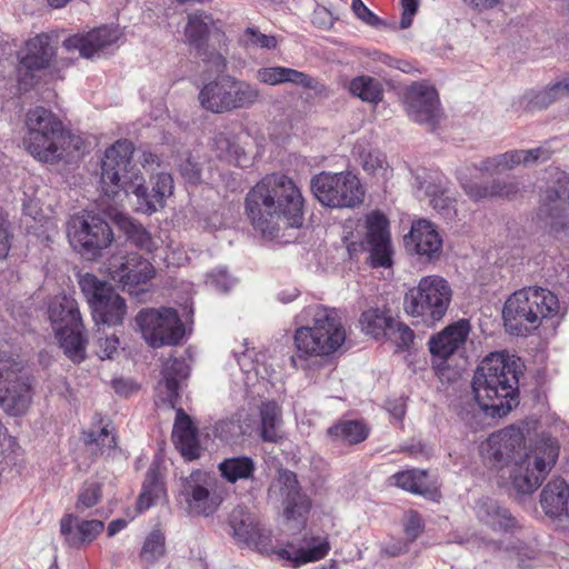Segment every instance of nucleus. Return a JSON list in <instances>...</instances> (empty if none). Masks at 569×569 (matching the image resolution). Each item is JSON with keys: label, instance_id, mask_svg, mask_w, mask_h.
<instances>
[{"label": "nucleus", "instance_id": "20", "mask_svg": "<svg viewBox=\"0 0 569 569\" xmlns=\"http://www.w3.org/2000/svg\"><path fill=\"white\" fill-rule=\"evenodd\" d=\"M216 479L204 471H193L182 480L180 496L183 497L192 515L212 516L222 498L214 491Z\"/></svg>", "mask_w": 569, "mask_h": 569}, {"label": "nucleus", "instance_id": "26", "mask_svg": "<svg viewBox=\"0 0 569 569\" xmlns=\"http://www.w3.org/2000/svg\"><path fill=\"white\" fill-rule=\"evenodd\" d=\"M407 113L415 122L433 128L440 119L439 97L432 86L412 84L406 96Z\"/></svg>", "mask_w": 569, "mask_h": 569}, {"label": "nucleus", "instance_id": "57", "mask_svg": "<svg viewBox=\"0 0 569 569\" xmlns=\"http://www.w3.org/2000/svg\"><path fill=\"white\" fill-rule=\"evenodd\" d=\"M206 283L214 290L224 292L234 286L236 279L227 270L219 268L207 276Z\"/></svg>", "mask_w": 569, "mask_h": 569}, {"label": "nucleus", "instance_id": "25", "mask_svg": "<svg viewBox=\"0 0 569 569\" xmlns=\"http://www.w3.org/2000/svg\"><path fill=\"white\" fill-rule=\"evenodd\" d=\"M108 272L112 280L132 292L137 286L150 281L154 277L156 270L139 253H129L112 257L108 266Z\"/></svg>", "mask_w": 569, "mask_h": 569}, {"label": "nucleus", "instance_id": "14", "mask_svg": "<svg viewBox=\"0 0 569 569\" xmlns=\"http://www.w3.org/2000/svg\"><path fill=\"white\" fill-rule=\"evenodd\" d=\"M184 34L191 46L202 50L203 60L214 72H222L226 69L224 33L217 28L210 16L203 13L189 14Z\"/></svg>", "mask_w": 569, "mask_h": 569}, {"label": "nucleus", "instance_id": "15", "mask_svg": "<svg viewBox=\"0 0 569 569\" xmlns=\"http://www.w3.org/2000/svg\"><path fill=\"white\" fill-rule=\"evenodd\" d=\"M67 236L72 248L88 258L99 256L113 240L109 224L91 213L73 216L68 222Z\"/></svg>", "mask_w": 569, "mask_h": 569}, {"label": "nucleus", "instance_id": "45", "mask_svg": "<svg viewBox=\"0 0 569 569\" xmlns=\"http://www.w3.org/2000/svg\"><path fill=\"white\" fill-rule=\"evenodd\" d=\"M393 483L407 491L421 496L433 498L436 492L430 491L428 487L427 472L419 469H411L397 472L392 476Z\"/></svg>", "mask_w": 569, "mask_h": 569}, {"label": "nucleus", "instance_id": "29", "mask_svg": "<svg viewBox=\"0 0 569 569\" xmlns=\"http://www.w3.org/2000/svg\"><path fill=\"white\" fill-rule=\"evenodd\" d=\"M330 550V543L326 536L306 535L299 546L292 543L276 549L273 555L278 560L292 568H299L306 563L323 559Z\"/></svg>", "mask_w": 569, "mask_h": 569}, {"label": "nucleus", "instance_id": "58", "mask_svg": "<svg viewBox=\"0 0 569 569\" xmlns=\"http://www.w3.org/2000/svg\"><path fill=\"white\" fill-rule=\"evenodd\" d=\"M353 14L367 26L378 28L382 24L381 19L375 14L361 0H351Z\"/></svg>", "mask_w": 569, "mask_h": 569}, {"label": "nucleus", "instance_id": "50", "mask_svg": "<svg viewBox=\"0 0 569 569\" xmlns=\"http://www.w3.org/2000/svg\"><path fill=\"white\" fill-rule=\"evenodd\" d=\"M253 425L254 421L250 418L242 420L241 417L238 420L223 419L216 422L212 432L214 437L219 438L221 441L229 442L240 435L249 433Z\"/></svg>", "mask_w": 569, "mask_h": 569}, {"label": "nucleus", "instance_id": "11", "mask_svg": "<svg viewBox=\"0 0 569 569\" xmlns=\"http://www.w3.org/2000/svg\"><path fill=\"white\" fill-rule=\"evenodd\" d=\"M78 282L91 308L96 325L114 327L123 323L127 305L110 283L89 272L81 274Z\"/></svg>", "mask_w": 569, "mask_h": 569}, {"label": "nucleus", "instance_id": "5", "mask_svg": "<svg viewBox=\"0 0 569 569\" xmlns=\"http://www.w3.org/2000/svg\"><path fill=\"white\" fill-rule=\"evenodd\" d=\"M302 317L306 325L298 328L293 336L301 357L330 356L343 346L347 332L336 309L309 306L305 308Z\"/></svg>", "mask_w": 569, "mask_h": 569}, {"label": "nucleus", "instance_id": "16", "mask_svg": "<svg viewBox=\"0 0 569 569\" xmlns=\"http://www.w3.org/2000/svg\"><path fill=\"white\" fill-rule=\"evenodd\" d=\"M146 342L152 348L178 345L184 335V327L172 308L144 309L136 317Z\"/></svg>", "mask_w": 569, "mask_h": 569}, {"label": "nucleus", "instance_id": "61", "mask_svg": "<svg viewBox=\"0 0 569 569\" xmlns=\"http://www.w3.org/2000/svg\"><path fill=\"white\" fill-rule=\"evenodd\" d=\"M391 332L392 339L399 345L401 348L408 347L413 340V331L405 323L395 322L392 320V328L389 329Z\"/></svg>", "mask_w": 569, "mask_h": 569}, {"label": "nucleus", "instance_id": "31", "mask_svg": "<svg viewBox=\"0 0 569 569\" xmlns=\"http://www.w3.org/2000/svg\"><path fill=\"white\" fill-rule=\"evenodd\" d=\"M470 332V321L468 319H459L431 336L428 346L433 360L445 361L462 349Z\"/></svg>", "mask_w": 569, "mask_h": 569}, {"label": "nucleus", "instance_id": "17", "mask_svg": "<svg viewBox=\"0 0 569 569\" xmlns=\"http://www.w3.org/2000/svg\"><path fill=\"white\" fill-rule=\"evenodd\" d=\"M54 57L56 49L49 34L40 33L29 39L18 53L17 80L20 89L28 90L38 83Z\"/></svg>", "mask_w": 569, "mask_h": 569}, {"label": "nucleus", "instance_id": "30", "mask_svg": "<svg viewBox=\"0 0 569 569\" xmlns=\"http://www.w3.org/2000/svg\"><path fill=\"white\" fill-rule=\"evenodd\" d=\"M447 180L439 172L423 171L416 177L417 196L428 198L433 209L447 218L457 216V200L449 196Z\"/></svg>", "mask_w": 569, "mask_h": 569}, {"label": "nucleus", "instance_id": "40", "mask_svg": "<svg viewBox=\"0 0 569 569\" xmlns=\"http://www.w3.org/2000/svg\"><path fill=\"white\" fill-rule=\"evenodd\" d=\"M212 148L216 156L236 166L244 167L249 159L237 142V137L230 132H219L213 138Z\"/></svg>", "mask_w": 569, "mask_h": 569}, {"label": "nucleus", "instance_id": "44", "mask_svg": "<svg viewBox=\"0 0 569 569\" xmlns=\"http://www.w3.org/2000/svg\"><path fill=\"white\" fill-rule=\"evenodd\" d=\"M392 320L386 310L370 308L362 312L359 322L365 335L380 339L392 328Z\"/></svg>", "mask_w": 569, "mask_h": 569}, {"label": "nucleus", "instance_id": "2", "mask_svg": "<svg viewBox=\"0 0 569 569\" xmlns=\"http://www.w3.org/2000/svg\"><path fill=\"white\" fill-rule=\"evenodd\" d=\"M246 213L263 239H279L282 231L302 226L303 197L291 178L268 174L247 193Z\"/></svg>", "mask_w": 569, "mask_h": 569}, {"label": "nucleus", "instance_id": "3", "mask_svg": "<svg viewBox=\"0 0 569 569\" xmlns=\"http://www.w3.org/2000/svg\"><path fill=\"white\" fill-rule=\"evenodd\" d=\"M521 360L508 351L487 355L475 372L472 390L480 409L487 415L505 416L516 405Z\"/></svg>", "mask_w": 569, "mask_h": 569}, {"label": "nucleus", "instance_id": "9", "mask_svg": "<svg viewBox=\"0 0 569 569\" xmlns=\"http://www.w3.org/2000/svg\"><path fill=\"white\" fill-rule=\"evenodd\" d=\"M48 316L60 347L73 362L84 359L86 341L82 337V319L76 299L60 295L51 299Z\"/></svg>", "mask_w": 569, "mask_h": 569}, {"label": "nucleus", "instance_id": "46", "mask_svg": "<svg viewBox=\"0 0 569 569\" xmlns=\"http://www.w3.org/2000/svg\"><path fill=\"white\" fill-rule=\"evenodd\" d=\"M166 496L163 483L160 480L156 466L149 468L142 491L138 499L139 511H144Z\"/></svg>", "mask_w": 569, "mask_h": 569}, {"label": "nucleus", "instance_id": "56", "mask_svg": "<svg viewBox=\"0 0 569 569\" xmlns=\"http://www.w3.org/2000/svg\"><path fill=\"white\" fill-rule=\"evenodd\" d=\"M242 40L248 46H256L264 49H274L278 43L274 36L261 33L256 28H248L242 36Z\"/></svg>", "mask_w": 569, "mask_h": 569}, {"label": "nucleus", "instance_id": "49", "mask_svg": "<svg viewBox=\"0 0 569 569\" xmlns=\"http://www.w3.org/2000/svg\"><path fill=\"white\" fill-rule=\"evenodd\" d=\"M328 433L335 439L348 443H358L368 437L369 430L362 421L347 420L340 421L329 428Z\"/></svg>", "mask_w": 569, "mask_h": 569}, {"label": "nucleus", "instance_id": "12", "mask_svg": "<svg viewBox=\"0 0 569 569\" xmlns=\"http://www.w3.org/2000/svg\"><path fill=\"white\" fill-rule=\"evenodd\" d=\"M22 362L8 351H0V407L10 416L24 415L32 401L31 386L21 375Z\"/></svg>", "mask_w": 569, "mask_h": 569}, {"label": "nucleus", "instance_id": "19", "mask_svg": "<svg viewBox=\"0 0 569 569\" xmlns=\"http://www.w3.org/2000/svg\"><path fill=\"white\" fill-rule=\"evenodd\" d=\"M270 498L282 499L283 517L292 529L305 527L311 509V500L300 491L297 477L289 470H280L269 488Z\"/></svg>", "mask_w": 569, "mask_h": 569}, {"label": "nucleus", "instance_id": "28", "mask_svg": "<svg viewBox=\"0 0 569 569\" xmlns=\"http://www.w3.org/2000/svg\"><path fill=\"white\" fill-rule=\"evenodd\" d=\"M121 33L118 28L100 27L86 33L68 37L62 47L68 52L78 51L82 58H93L117 43Z\"/></svg>", "mask_w": 569, "mask_h": 569}, {"label": "nucleus", "instance_id": "34", "mask_svg": "<svg viewBox=\"0 0 569 569\" xmlns=\"http://www.w3.org/2000/svg\"><path fill=\"white\" fill-rule=\"evenodd\" d=\"M189 376V367L184 360L169 359L162 370V380L157 386V398L160 402L174 408L179 397V386Z\"/></svg>", "mask_w": 569, "mask_h": 569}, {"label": "nucleus", "instance_id": "47", "mask_svg": "<svg viewBox=\"0 0 569 569\" xmlns=\"http://www.w3.org/2000/svg\"><path fill=\"white\" fill-rule=\"evenodd\" d=\"M256 466L249 457H232L219 463L221 476L230 483L249 479L254 472Z\"/></svg>", "mask_w": 569, "mask_h": 569}, {"label": "nucleus", "instance_id": "10", "mask_svg": "<svg viewBox=\"0 0 569 569\" xmlns=\"http://www.w3.org/2000/svg\"><path fill=\"white\" fill-rule=\"evenodd\" d=\"M259 97L256 86L231 76L207 83L199 92L201 107L214 113L250 108Z\"/></svg>", "mask_w": 569, "mask_h": 569}, {"label": "nucleus", "instance_id": "64", "mask_svg": "<svg viewBox=\"0 0 569 569\" xmlns=\"http://www.w3.org/2000/svg\"><path fill=\"white\" fill-rule=\"evenodd\" d=\"M420 0H401L402 16L400 28L407 29L411 26L415 14L418 11Z\"/></svg>", "mask_w": 569, "mask_h": 569}, {"label": "nucleus", "instance_id": "23", "mask_svg": "<svg viewBox=\"0 0 569 569\" xmlns=\"http://www.w3.org/2000/svg\"><path fill=\"white\" fill-rule=\"evenodd\" d=\"M229 525L234 541L260 553H273L271 531L266 529L257 517L242 507L233 509Z\"/></svg>", "mask_w": 569, "mask_h": 569}, {"label": "nucleus", "instance_id": "48", "mask_svg": "<svg viewBox=\"0 0 569 569\" xmlns=\"http://www.w3.org/2000/svg\"><path fill=\"white\" fill-rule=\"evenodd\" d=\"M260 436L264 441L278 440V427L281 422L280 408L274 401L263 402L260 407Z\"/></svg>", "mask_w": 569, "mask_h": 569}, {"label": "nucleus", "instance_id": "4", "mask_svg": "<svg viewBox=\"0 0 569 569\" xmlns=\"http://www.w3.org/2000/svg\"><path fill=\"white\" fill-rule=\"evenodd\" d=\"M550 158V151L545 147L530 150H510L480 161L479 164L463 166L458 170V180L465 192L473 200H480L491 196L508 197L515 192L513 184L509 186H481L478 181L486 174H496L512 170L520 163L532 164L543 162Z\"/></svg>", "mask_w": 569, "mask_h": 569}, {"label": "nucleus", "instance_id": "8", "mask_svg": "<svg viewBox=\"0 0 569 569\" xmlns=\"http://www.w3.org/2000/svg\"><path fill=\"white\" fill-rule=\"evenodd\" d=\"M451 299L452 289L445 278L425 276L406 292L403 308L408 316L435 325L446 316Z\"/></svg>", "mask_w": 569, "mask_h": 569}, {"label": "nucleus", "instance_id": "43", "mask_svg": "<svg viewBox=\"0 0 569 569\" xmlns=\"http://www.w3.org/2000/svg\"><path fill=\"white\" fill-rule=\"evenodd\" d=\"M166 537L161 529H152L143 539L139 559L144 568H151L166 555Z\"/></svg>", "mask_w": 569, "mask_h": 569}, {"label": "nucleus", "instance_id": "21", "mask_svg": "<svg viewBox=\"0 0 569 569\" xmlns=\"http://www.w3.org/2000/svg\"><path fill=\"white\" fill-rule=\"evenodd\" d=\"M232 353L240 367L246 395L254 397L261 396L268 390L269 378L273 368L268 363V356L263 351H257L244 341Z\"/></svg>", "mask_w": 569, "mask_h": 569}, {"label": "nucleus", "instance_id": "54", "mask_svg": "<svg viewBox=\"0 0 569 569\" xmlns=\"http://www.w3.org/2000/svg\"><path fill=\"white\" fill-rule=\"evenodd\" d=\"M366 228L368 242L390 239L389 221L379 211H373L367 216Z\"/></svg>", "mask_w": 569, "mask_h": 569}, {"label": "nucleus", "instance_id": "59", "mask_svg": "<svg viewBox=\"0 0 569 569\" xmlns=\"http://www.w3.org/2000/svg\"><path fill=\"white\" fill-rule=\"evenodd\" d=\"M119 350V338L116 335L99 337L97 355L100 359H112Z\"/></svg>", "mask_w": 569, "mask_h": 569}, {"label": "nucleus", "instance_id": "13", "mask_svg": "<svg viewBox=\"0 0 569 569\" xmlns=\"http://www.w3.org/2000/svg\"><path fill=\"white\" fill-rule=\"evenodd\" d=\"M315 197L332 208H353L363 201L365 190L359 178L350 172H321L311 180Z\"/></svg>", "mask_w": 569, "mask_h": 569}, {"label": "nucleus", "instance_id": "7", "mask_svg": "<svg viewBox=\"0 0 569 569\" xmlns=\"http://www.w3.org/2000/svg\"><path fill=\"white\" fill-rule=\"evenodd\" d=\"M559 455V446L551 437L538 439L529 452L515 460L500 476L508 473L509 483L520 495H530L539 488L547 473L550 471Z\"/></svg>", "mask_w": 569, "mask_h": 569}, {"label": "nucleus", "instance_id": "36", "mask_svg": "<svg viewBox=\"0 0 569 569\" xmlns=\"http://www.w3.org/2000/svg\"><path fill=\"white\" fill-rule=\"evenodd\" d=\"M540 505L549 518L569 520V485L561 479L549 481L541 491Z\"/></svg>", "mask_w": 569, "mask_h": 569}, {"label": "nucleus", "instance_id": "27", "mask_svg": "<svg viewBox=\"0 0 569 569\" xmlns=\"http://www.w3.org/2000/svg\"><path fill=\"white\" fill-rule=\"evenodd\" d=\"M403 241L410 253L417 254L426 261L438 259L442 252V236L438 227L427 219L415 220Z\"/></svg>", "mask_w": 569, "mask_h": 569}, {"label": "nucleus", "instance_id": "42", "mask_svg": "<svg viewBox=\"0 0 569 569\" xmlns=\"http://www.w3.org/2000/svg\"><path fill=\"white\" fill-rule=\"evenodd\" d=\"M352 97L370 104H378L383 98V87L380 80L370 76H358L348 83Z\"/></svg>", "mask_w": 569, "mask_h": 569}, {"label": "nucleus", "instance_id": "55", "mask_svg": "<svg viewBox=\"0 0 569 569\" xmlns=\"http://www.w3.org/2000/svg\"><path fill=\"white\" fill-rule=\"evenodd\" d=\"M370 258L373 267H390L392 264V248L389 240L371 241Z\"/></svg>", "mask_w": 569, "mask_h": 569}, {"label": "nucleus", "instance_id": "52", "mask_svg": "<svg viewBox=\"0 0 569 569\" xmlns=\"http://www.w3.org/2000/svg\"><path fill=\"white\" fill-rule=\"evenodd\" d=\"M83 440L89 446H96L97 452L100 455H104L116 447V438L110 425H104L97 430L90 429L84 431Z\"/></svg>", "mask_w": 569, "mask_h": 569}, {"label": "nucleus", "instance_id": "24", "mask_svg": "<svg viewBox=\"0 0 569 569\" xmlns=\"http://www.w3.org/2000/svg\"><path fill=\"white\" fill-rule=\"evenodd\" d=\"M528 287L515 291L506 300L502 318L506 330L513 336H528L538 329Z\"/></svg>", "mask_w": 569, "mask_h": 569}, {"label": "nucleus", "instance_id": "53", "mask_svg": "<svg viewBox=\"0 0 569 569\" xmlns=\"http://www.w3.org/2000/svg\"><path fill=\"white\" fill-rule=\"evenodd\" d=\"M102 498V486L96 480H89L79 489L76 511L83 513L86 510L97 506Z\"/></svg>", "mask_w": 569, "mask_h": 569}, {"label": "nucleus", "instance_id": "6", "mask_svg": "<svg viewBox=\"0 0 569 569\" xmlns=\"http://www.w3.org/2000/svg\"><path fill=\"white\" fill-rule=\"evenodd\" d=\"M72 140L52 111L36 107L27 112L23 146L38 161L54 163L69 158Z\"/></svg>", "mask_w": 569, "mask_h": 569}, {"label": "nucleus", "instance_id": "37", "mask_svg": "<svg viewBox=\"0 0 569 569\" xmlns=\"http://www.w3.org/2000/svg\"><path fill=\"white\" fill-rule=\"evenodd\" d=\"M533 312L537 313L538 328L543 321L561 320L567 310L558 297L550 290L541 287H528Z\"/></svg>", "mask_w": 569, "mask_h": 569}, {"label": "nucleus", "instance_id": "32", "mask_svg": "<svg viewBox=\"0 0 569 569\" xmlns=\"http://www.w3.org/2000/svg\"><path fill=\"white\" fill-rule=\"evenodd\" d=\"M104 523L98 519H81L67 513L60 520V532L71 547H82L92 543L103 531Z\"/></svg>", "mask_w": 569, "mask_h": 569}, {"label": "nucleus", "instance_id": "62", "mask_svg": "<svg viewBox=\"0 0 569 569\" xmlns=\"http://www.w3.org/2000/svg\"><path fill=\"white\" fill-rule=\"evenodd\" d=\"M11 238L9 221L0 209V260L8 256L11 248Z\"/></svg>", "mask_w": 569, "mask_h": 569}, {"label": "nucleus", "instance_id": "1", "mask_svg": "<svg viewBox=\"0 0 569 569\" xmlns=\"http://www.w3.org/2000/svg\"><path fill=\"white\" fill-rule=\"evenodd\" d=\"M132 154L133 146L128 140H118L106 150L101 161V189L116 204L131 191L137 198V210L151 214L162 209L166 199L172 196L173 179L167 172L157 173L148 192L140 170L131 163Z\"/></svg>", "mask_w": 569, "mask_h": 569}, {"label": "nucleus", "instance_id": "41", "mask_svg": "<svg viewBox=\"0 0 569 569\" xmlns=\"http://www.w3.org/2000/svg\"><path fill=\"white\" fill-rule=\"evenodd\" d=\"M109 216L137 247L148 252L157 249V243L151 234L141 224L134 223L126 213L114 210L113 213L109 212Z\"/></svg>", "mask_w": 569, "mask_h": 569}, {"label": "nucleus", "instance_id": "63", "mask_svg": "<svg viewBox=\"0 0 569 569\" xmlns=\"http://www.w3.org/2000/svg\"><path fill=\"white\" fill-rule=\"evenodd\" d=\"M189 260V257L180 244H170L167 249L164 261L168 266L180 267Z\"/></svg>", "mask_w": 569, "mask_h": 569}, {"label": "nucleus", "instance_id": "22", "mask_svg": "<svg viewBox=\"0 0 569 569\" xmlns=\"http://www.w3.org/2000/svg\"><path fill=\"white\" fill-rule=\"evenodd\" d=\"M555 184L541 197L539 218L553 232L563 231L569 223V177L555 170Z\"/></svg>", "mask_w": 569, "mask_h": 569}, {"label": "nucleus", "instance_id": "35", "mask_svg": "<svg viewBox=\"0 0 569 569\" xmlns=\"http://www.w3.org/2000/svg\"><path fill=\"white\" fill-rule=\"evenodd\" d=\"M477 519L497 532H509L518 528V521L508 509L491 498H481L475 506Z\"/></svg>", "mask_w": 569, "mask_h": 569}, {"label": "nucleus", "instance_id": "51", "mask_svg": "<svg viewBox=\"0 0 569 569\" xmlns=\"http://www.w3.org/2000/svg\"><path fill=\"white\" fill-rule=\"evenodd\" d=\"M569 93V82L560 80L543 90L532 92L529 96V104L531 108L542 109L551 103L567 97Z\"/></svg>", "mask_w": 569, "mask_h": 569}, {"label": "nucleus", "instance_id": "39", "mask_svg": "<svg viewBox=\"0 0 569 569\" xmlns=\"http://www.w3.org/2000/svg\"><path fill=\"white\" fill-rule=\"evenodd\" d=\"M172 438L177 448L186 459L193 460L199 457L200 446L197 440L196 429L190 418L182 409L177 410Z\"/></svg>", "mask_w": 569, "mask_h": 569}, {"label": "nucleus", "instance_id": "38", "mask_svg": "<svg viewBox=\"0 0 569 569\" xmlns=\"http://www.w3.org/2000/svg\"><path fill=\"white\" fill-rule=\"evenodd\" d=\"M257 79L264 84L291 83L305 89H316L317 80L308 73L286 67H267L257 71Z\"/></svg>", "mask_w": 569, "mask_h": 569}, {"label": "nucleus", "instance_id": "33", "mask_svg": "<svg viewBox=\"0 0 569 569\" xmlns=\"http://www.w3.org/2000/svg\"><path fill=\"white\" fill-rule=\"evenodd\" d=\"M363 171L378 184L385 186L392 177L393 169L386 154L368 142L359 141L353 148Z\"/></svg>", "mask_w": 569, "mask_h": 569}, {"label": "nucleus", "instance_id": "18", "mask_svg": "<svg viewBox=\"0 0 569 569\" xmlns=\"http://www.w3.org/2000/svg\"><path fill=\"white\" fill-rule=\"evenodd\" d=\"M529 452L525 447V436L520 428L510 426L490 435L480 446V456L491 468L503 471L515 460Z\"/></svg>", "mask_w": 569, "mask_h": 569}, {"label": "nucleus", "instance_id": "60", "mask_svg": "<svg viewBox=\"0 0 569 569\" xmlns=\"http://www.w3.org/2000/svg\"><path fill=\"white\" fill-rule=\"evenodd\" d=\"M23 196L22 206L24 214L31 217L34 220L40 219L42 213V204L41 199L37 194V191L29 193L27 190H24Z\"/></svg>", "mask_w": 569, "mask_h": 569}]
</instances>
